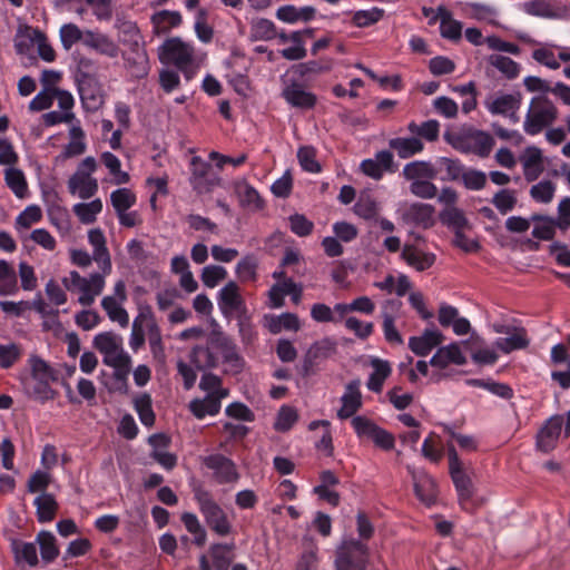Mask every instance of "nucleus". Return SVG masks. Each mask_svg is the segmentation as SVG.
I'll return each instance as SVG.
<instances>
[{"label":"nucleus","instance_id":"1","mask_svg":"<svg viewBox=\"0 0 570 570\" xmlns=\"http://www.w3.org/2000/svg\"><path fill=\"white\" fill-rule=\"evenodd\" d=\"M448 142L458 151L473 154L481 158L488 157L494 146L492 136L473 127L463 128L453 135H446Z\"/></svg>","mask_w":570,"mask_h":570},{"label":"nucleus","instance_id":"2","mask_svg":"<svg viewBox=\"0 0 570 570\" xmlns=\"http://www.w3.org/2000/svg\"><path fill=\"white\" fill-rule=\"evenodd\" d=\"M158 57L163 63H173L177 67L186 79H190L195 73V49L179 37L167 39L159 47Z\"/></svg>","mask_w":570,"mask_h":570},{"label":"nucleus","instance_id":"3","mask_svg":"<svg viewBox=\"0 0 570 570\" xmlns=\"http://www.w3.org/2000/svg\"><path fill=\"white\" fill-rule=\"evenodd\" d=\"M557 118L558 109L554 104L546 96H535L531 99L523 129L528 135L535 136L550 127Z\"/></svg>","mask_w":570,"mask_h":570},{"label":"nucleus","instance_id":"4","mask_svg":"<svg viewBox=\"0 0 570 570\" xmlns=\"http://www.w3.org/2000/svg\"><path fill=\"white\" fill-rule=\"evenodd\" d=\"M368 548L356 539H344L335 552V570H366Z\"/></svg>","mask_w":570,"mask_h":570},{"label":"nucleus","instance_id":"5","mask_svg":"<svg viewBox=\"0 0 570 570\" xmlns=\"http://www.w3.org/2000/svg\"><path fill=\"white\" fill-rule=\"evenodd\" d=\"M195 498L209 529L220 537L228 535L232 532V524L225 511L213 500L210 493L197 490Z\"/></svg>","mask_w":570,"mask_h":570},{"label":"nucleus","instance_id":"6","mask_svg":"<svg viewBox=\"0 0 570 570\" xmlns=\"http://www.w3.org/2000/svg\"><path fill=\"white\" fill-rule=\"evenodd\" d=\"M214 347L220 353L226 364V374H238L244 370L245 360L238 353L237 345L232 337L223 332L214 333L210 338Z\"/></svg>","mask_w":570,"mask_h":570},{"label":"nucleus","instance_id":"7","mask_svg":"<svg viewBox=\"0 0 570 570\" xmlns=\"http://www.w3.org/2000/svg\"><path fill=\"white\" fill-rule=\"evenodd\" d=\"M337 352V342L332 337H323L314 342L304 355L301 374L307 377L314 373L313 368L320 362L332 357Z\"/></svg>","mask_w":570,"mask_h":570},{"label":"nucleus","instance_id":"8","mask_svg":"<svg viewBox=\"0 0 570 570\" xmlns=\"http://www.w3.org/2000/svg\"><path fill=\"white\" fill-rule=\"evenodd\" d=\"M190 166L191 176L189 181L198 194L209 193L219 185L220 179L209 163L198 156H194L190 160Z\"/></svg>","mask_w":570,"mask_h":570},{"label":"nucleus","instance_id":"9","mask_svg":"<svg viewBox=\"0 0 570 570\" xmlns=\"http://www.w3.org/2000/svg\"><path fill=\"white\" fill-rule=\"evenodd\" d=\"M217 304L222 314L227 318L246 313L245 301L240 295L239 286L234 281L220 288Z\"/></svg>","mask_w":570,"mask_h":570},{"label":"nucleus","instance_id":"10","mask_svg":"<svg viewBox=\"0 0 570 570\" xmlns=\"http://www.w3.org/2000/svg\"><path fill=\"white\" fill-rule=\"evenodd\" d=\"M563 417L561 415H552L543 426L539 430L535 438V446L543 453H549L556 449L561 435Z\"/></svg>","mask_w":570,"mask_h":570},{"label":"nucleus","instance_id":"11","mask_svg":"<svg viewBox=\"0 0 570 570\" xmlns=\"http://www.w3.org/2000/svg\"><path fill=\"white\" fill-rule=\"evenodd\" d=\"M204 464L214 471L215 479L219 484L232 483L239 478L235 463L223 454L206 456Z\"/></svg>","mask_w":570,"mask_h":570},{"label":"nucleus","instance_id":"12","mask_svg":"<svg viewBox=\"0 0 570 570\" xmlns=\"http://www.w3.org/2000/svg\"><path fill=\"white\" fill-rule=\"evenodd\" d=\"M407 471L412 476L417 499L426 505L433 504L438 497V485L434 479L424 471H416L411 466H407Z\"/></svg>","mask_w":570,"mask_h":570},{"label":"nucleus","instance_id":"13","mask_svg":"<svg viewBox=\"0 0 570 570\" xmlns=\"http://www.w3.org/2000/svg\"><path fill=\"white\" fill-rule=\"evenodd\" d=\"M282 97L288 105L299 109H312L317 102V97L297 82L286 86L282 91Z\"/></svg>","mask_w":570,"mask_h":570},{"label":"nucleus","instance_id":"14","mask_svg":"<svg viewBox=\"0 0 570 570\" xmlns=\"http://www.w3.org/2000/svg\"><path fill=\"white\" fill-rule=\"evenodd\" d=\"M443 341L444 335L440 331L426 328L422 335L409 338V348L417 356H426Z\"/></svg>","mask_w":570,"mask_h":570},{"label":"nucleus","instance_id":"15","mask_svg":"<svg viewBox=\"0 0 570 570\" xmlns=\"http://www.w3.org/2000/svg\"><path fill=\"white\" fill-rule=\"evenodd\" d=\"M78 90L82 107L88 112H95L104 105V92L97 80L79 81Z\"/></svg>","mask_w":570,"mask_h":570},{"label":"nucleus","instance_id":"16","mask_svg":"<svg viewBox=\"0 0 570 570\" xmlns=\"http://www.w3.org/2000/svg\"><path fill=\"white\" fill-rule=\"evenodd\" d=\"M360 385V380H353L346 385L345 392L341 397L342 407L337 411V416L341 420L351 417L362 406Z\"/></svg>","mask_w":570,"mask_h":570},{"label":"nucleus","instance_id":"17","mask_svg":"<svg viewBox=\"0 0 570 570\" xmlns=\"http://www.w3.org/2000/svg\"><path fill=\"white\" fill-rule=\"evenodd\" d=\"M465 363L466 358L458 343L440 347L430 360V364L439 368H445L450 364L464 365Z\"/></svg>","mask_w":570,"mask_h":570},{"label":"nucleus","instance_id":"18","mask_svg":"<svg viewBox=\"0 0 570 570\" xmlns=\"http://www.w3.org/2000/svg\"><path fill=\"white\" fill-rule=\"evenodd\" d=\"M83 45L109 58L117 57L119 52L118 46L107 35L91 30L85 31Z\"/></svg>","mask_w":570,"mask_h":570},{"label":"nucleus","instance_id":"19","mask_svg":"<svg viewBox=\"0 0 570 570\" xmlns=\"http://www.w3.org/2000/svg\"><path fill=\"white\" fill-rule=\"evenodd\" d=\"M88 240L94 247L92 258L97 263H101L104 274L110 273L111 261L102 230L100 228L90 229L88 233Z\"/></svg>","mask_w":570,"mask_h":570},{"label":"nucleus","instance_id":"20","mask_svg":"<svg viewBox=\"0 0 570 570\" xmlns=\"http://www.w3.org/2000/svg\"><path fill=\"white\" fill-rule=\"evenodd\" d=\"M523 166L524 178L533 181L539 178L544 167L542 161V153L535 146L527 147L524 154L520 157Z\"/></svg>","mask_w":570,"mask_h":570},{"label":"nucleus","instance_id":"21","mask_svg":"<svg viewBox=\"0 0 570 570\" xmlns=\"http://www.w3.org/2000/svg\"><path fill=\"white\" fill-rule=\"evenodd\" d=\"M401 258L417 272L429 269L435 262V255L424 253L414 245L405 244L402 248Z\"/></svg>","mask_w":570,"mask_h":570},{"label":"nucleus","instance_id":"22","mask_svg":"<svg viewBox=\"0 0 570 570\" xmlns=\"http://www.w3.org/2000/svg\"><path fill=\"white\" fill-rule=\"evenodd\" d=\"M147 334L150 352L154 358L160 363H164L166 361V353L163 343L161 331L150 308H147Z\"/></svg>","mask_w":570,"mask_h":570},{"label":"nucleus","instance_id":"23","mask_svg":"<svg viewBox=\"0 0 570 570\" xmlns=\"http://www.w3.org/2000/svg\"><path fill=\"white\" fill-rule=\"evenodd\" d=\"M434 212V207L430 204L413 203L404 210L403 219L428 228L433 225Z\"/></svg>","mask_w":570,"mask_h":570},{"label":"nucleus","instance_id":"24","mask_svg":"<svg viewBox=\"0 0 570 570\" xmlns=\"http://www.w3.org/2000/svg\"><path fill=\"white\" fill-rule=\"evenodd\" d=\"M188 358L189 363L200 372H207L218 366V357L210 347L205 345H195L190 350Z\"/></svg>","mask_w":570,"mask_h":570},{"label":"nucleus","instance_id":"25","mask_svg":"<svg viewBox=\"0 0 570 570\" xmlns=\"http://www.w3.org/2000/svg\"><path fill=\"white\" fill-rule=\"evenodd\" d=\"M235 543H214L209 548L213 567L215 570H228L232 566L235 554Z\"/></svg>","mask_w":570,"mask_h":570},{"label":"nucleus","instance_id":"26","mask_svg":"<svg viewBox=\"0 0 570 570\" xmlns=\"http://www.w3.org/2000/svg\"><path fill=\"white\" fill-rule=\"evenodd\" d=\"M264 326L267 327L272 334H278L282 330L296 332L299 330V320L297 315L292 313H283L278 316L265 315Z\"/></svg>","mask_w":570,"mask_h":570},{"label":"nucleus","instance_id":"27","mask_svg":"<svg viewBox=\"0 0 570 570\" xmlns=\"http://www.w3.org/2000/svg\"><path fill=\"white\" fill-rule=\"evenodd\" d=\"M68 190L78 195L81 199L91 198L98 191V181L92 177L72 175L68 179Z\"/></svg>","mask_w":570,"mask_h":570},{"label":"nucleus","instance_id":"28","mask_svg":"<svg viewBox=\"0 0 570 570\" xmlns=\"http://www.w3.org/2000/svg\"><path fill=\"white\" fill-rule=\"evenodd\" d=\"M452 481L458 492L460 504L463 507V509L471 510L474 507L472 499L475 493V488L471 476L464 472L452 478Z\"/></svg>","mask_w":570,"mask_h":570},{"label":"nucleus","instance_id":"29","mask_svg":"<svg viewBox=\"0 0 570 570\" xmlns=\"http://www.w3.org/2000/svg\"><path fill=\"white\" fill-rule=\"evenodd\" d=\"M389 146L391 149L395 150L397 156L402 159H407L421 153L424 148V144L419 137L392 138L389 140Z\"/></svg>","mask_w":570,"mask_h":570},{"label":"nucleus","instance_id":"30","mask_svg":"<svg viewBox=\"0 0 570 570\" xmlns=\"http://www.w3.org/2000/svg\"><path fill=\"white\" fill-rule=\"evenodd\" d=\"M92 344L96 350L105 355L104 358H108L117 352H120L122 348V338L112 332H102L95 336Z\"/></svg>","mask_w":570,"mask_h":570},{"label":"nucleus","instance_id":"31","mask_svg":"<svg viewBox=\"0 0 570 570\" xmlns=\"http://www.w3.org/2000/svg\"><path fill=\"white\" fill-rule=\"evenodd\" d=\"M33 504L37 508V519L40 523L50 522L56 518L59 505L53 494L43 492L35 499Z\"/></svg>","mask_w":570,"mask_h":570},{"label":"nucleus","instance_id":"32","mask_svg":"<svg viewBox=\"0 0 570 570\" xmlns=\"http://www.w3.org/2000/svg\"><path fill=\"white\" fill-rule=\"evenodd\" d=\"M508 335V337H500L495 341V346L505 354L525 348L529 345L527 332L522 327H513Z\"/></svg>","mask_w":570,"mask_h":570},{"label":"nucleus","instance_id":"33","mask_svg":"<svg viewBox=\"0 0 570 570\" xmlns=\"http://www.w3.org/2000/svg\"><path fill=\"white\" fill-rule=\"evenodd\" d=\"M438 175L435 167L423 160H415L409 163L403 168V176L407 180H422V179H434Z\"/></svg>","mask_w":570,"mask_h":570},{"label":"nucleus","instance_id":"34","mask_svg":"<svg viewBox=\"0 0 570 570\" xmlns=\"http://www.w3.org/2000/svg\"><path fill=\"white\" fill-rule=\"evenodd\" d=\"M235 193L237 194L242 206L256 210L264 207V200L259 196L258 191L246 180H240L235 184Z\"/></svg>","mask_w":570,"mask_h":570},{"label":"nucleus","instance_id":"35","mask_svg":"<svg viewBox=\"0 0 570 570\" xmlns=\"http://www.w3.org/2000/svg\"><path fill=\"white\" fill-rule=\"evenodd\" d=\"M315 13V8L309 6L302 8H296L294 6H283L278 8L276 17L284 22L294 23L299 20L309 21L314 19Z\"/></svg>","mask_w":570,"mask_h":570},{"label":"nucleus","instance_id":"36","mask_svg":"<svg viewBox=\"0 0 570 570\" xmlns=\"http://www.w3.org/2000/svg\"><path fill=\"white\" fill-rule=\"evenodd\" d=\"M371 365L374 368V372L370 375L367 389L379 393L382 391L383 383L389 377L392 370L387 361L380 358H373L371 361Z\"/></svg>","mask_w":570,"mask_h":570},{"label":"nucleus","instance_id":"37","mask_svg":"<svg viewBox=\"0 0 570 570\" xmlns=\"http://www.w3.org/2000/svg\"><path fill=\"white\" fill-rule=\"evenodd\" d=\"M189 410L197 419H204L206 415H216L220 410V401L208 393L202 400H193L189 403Z\"/></svg>","mask_w":570,"mask_h":570},{"label":"nucleus","instance_id":"38","mask_svg":"<svg viewBox=\"0 0 570 570\" xmlns=\"http://www.w3.org/2000/svg\"><path fill=\"white\" fill-rule=\"evenodd\" d=\"M521 94L502 95L488 104V109L492 115L505 116L512 109H519L521 106Z\"/></svg>","mask_w":570,"mask_h":570},{"label":"nucleus","instance_id":"39","mask_svg":"<svg viewBox=\"0 0 570 570\" xmlns=\"http://www.w3.org/2000/svg\"><path fill=\"white\" fill-rule=\"evenodd\" d=\"M181 21V14L178 11L161 10L151 17L157 33H167L170 28L180 26Z\"/></svg>","mask_w":570,"mask_h":570},{"label":"nucleus","instance_id":"40","mask_svg":"<svg viewBox=\"0 0 570 570\" xmlns=\"http://www.w3.org/2000/svg\"><path fill=\"white\" fill-rule=\"evenodd\" d=\"M440 219L444 225L452 228L453 232L464 230L471 227L463 210L454 206L448 207L444 210H442L440 214Z\"/></svg>","mask_w":570,"mask_h":570},{"label":"nucleus","instance_id":"41","mask_svg":"<svg viewBox=\"0 0 570 570\" xmlns=\"http://www.w3.org/2000/svg\"><path fill=\"white\" fill-rule=\"evenodd\" d=\"M18 291L17 274L14 268L3 259H0V295H12Z\"/></svg>","mask_w":570,"mask_h":570},{"label":"nucleus","instance_id":"42","mask_svg":"<svg viewBox=\"0 0 570 570\" xmlns=\"http://www.w3.org/2000/svg\"><path fill=\"white\" fill-rule=\"evenodd\" d=\"M101 306L112 322H117L121 327L128 326V313L120 306L115 296H105L101 301Z\"/></svg>","mask_w":570,"mask_h":570},{"label":"nucleus","instance_id":"43","mask_svg":"<svg viewBox=\"0 0 570 570\" xmlns=\"http://www.w3.org/2000/svg\"><path fill=\"white\" fill-rule=\"evenodd\" d=\"M72 210L82 224H92L102 210V203L99 198H96L90 203L76 204Z\"/></svg>","mask_w":570,"mask_h":570},{"label":"nucleus","instance_id":"44","mask_svg":"<svg viewBox=\"0 0 570 570\" xmlns=\"http://www.w3.org/2000/svg\"><path fill=\"white\" fill-rule=\"evenodd\" d=\"M4 180L7 186L18 198H24L27 196L28 185L22 170L17 168L6 169Z\"/></svg>","mask_w":570,"mask_h":570},{"label":"nucleus","instance_id":"45","mask_svg":"<svg viewBox=\"0 0 570 570\" xmlns=\"http://www.w3.org/2000/svg\"><path fill=\"white\" fill-rule=\"evenodd\" d=\"M41 558L46 562H52L59 556L55 535L49 531H40L37 534Z\"/></svg>","mask_w":570,"mask_h":570},{"label":"nucleus","instance_id":"46","mask_svg":"<svg viewBox=\"0 0 570 570\" xmlns=\"http://www.w3.org/2000/svg\"><path fill=\"white\" fill-rule=\"evenodd\" d=\"M258 262L254 255H246L236 265L235 272L240 282H255Z\"/></svg>","mask_w":570,"mask_h":570},{"label":"nucleus","instance_id":"47","mask_svg":"<svg viewBox=\"0 0 570 570\" xmlns=\"http://www.w3.org/2000/svg\"><path fill=\"white\" fill-rule=\"evenodd\" d=\"M145 327L147 328V309L140 312L132 322L129 345L134 351H138L145 344Z\"/></svg>","mask_w":570,"mask_h":570},{"label":"nucleus","instance_id":"48","mask_svg":"<svg viewBox=\"0 0 570 570\" xmlns=\"http://www.w3.org/2000/svg\"><path fill=\"white\" fill-rule=\"evenodd\" d=\"M22 354L23 348L20 344H0V367L3 370L11 368L17 362L20 361Z\"/></svg>","mask_w":570,"mask_h":570},{"label":"nucleus","instance_id":"49","mask_svg":"<svg viewBox=\"0 0 570 570\" xmlns=\"http://www.w3.org/2000/svg\"><path fill=\"white\" fill-rule=\"evenodd\" d=\"M110 202L116 213L121 214L136 204V195L129 188H119L111 193Z\"/></svg>","mask_w":570,"mask_h":570},{"label":"nucleus","instance_id":"50","mask_svg":"<svg viewBox=\"0 0 570 570\" xmlns=\"http://www.w3.org/2000/svg\"><path fill=\"white\" fill-rule=\"evenodd\" d=\"M135 410L144 425L153 426L155 424V413L149 394L144 393L135 399Z\"/></svg>","mask_w":570,"mask_h":570},{"label":"nucleus","instance_id":"51","mask_svg":"<svg viewBox=\"0 0 570 570\" xmlns=\"http://www.w3.org/2000/svg\"><path fill=\"white\" fill-rule=\"evenodd\" d=\"M275 24L264 18L256 19L252 22L250 26V40H271L275 37Z\"/></svg>","mask_w":570,"mask_h":570},{"label":"nucleus","instance_id":"52","mask_svg":"<svg viewBox=\"0 0 570 570\" xmlns=\"http://www.w3.org/2000/svg\"><path fill=\"white\" fill-rule=\"evenodd\" d=\"M489 62L493 67H495L501 73H503L508 79L517 78L520 72L519 63L505 56L491 55L489 58Z\"/></svg>","mask_w":570,"mask_h":570},{"label":"nucleus","instance_id":"53","mask_svg":"<svg viewBox=\"0 0 570 570\" xmlns=\"http://www.w3.org/2000/svg\"><path fill=\"white\" fill-rule=\"evenodd\" d=\"M469 383L473 386L485 389L492 394L504 400H510L513 397L512 387L505 383H500L492 380H471Z\"/></svg>","mask_w":570,"mask_h":570},{"label":"nucleus","instance_id":"54","mask_svg":"<svg viewBox=\"0 0 570 570\" xmlns=\"http://www.w3.org/2000/svg\"><path fill=\"white\" fill-rule=\"evenodd\" d=\"M491 202L502 215H505L517 205L518 199L515 190L508 188L501 189L494 194Z\"/></svg>","mask_w":570,"mask_h":570},{"label":"nucleus","instance_id":"55","mask_svg":"<svg viewBox=\"0 0 570 570\" xmlns=\"http://www.w3.org/2000/svg\"><path fill=\"white\" fill-rule=\"evenodd\" d=\"M31 374L36 381H56L55 371L49 364L37 355H32L29 360Z\"/></svg>","mask_w":570,"mask_h":570},{"label":"nucleus","instance_id":"56","mask_svg":"<svg viewBox=\"0 0 570 570\" xmlns=\"http://www.w3.org/2000/svg\"><path fill=\"white\" fill-rule=\"evenodd\" d=\"M78 77L77 81H94L98 71L97 62L88 57L79 56L77 58Z\"/></svg>","mask_w":570,"mask_h":570},{"label":"nucleus","instance_id":"57","mask_svg":"<svg viewBox=\"0 0 570 570\" xmlns=\"http://www.w3.org/2000/svg\"><path fill=\"white\" fill-rule=\"evenodd\" d=\"M556 185L551 180H542L533 185L530 189V196L539 203L548 204L553 199Z\"/></svg>","mask_w":570,"mask_h":570},{"label":"nucleus","instance_id":"58","mask_svg":"<svg viewBox=\"0 0 570 570\" xmlns=\"http://www.w3.org/2000/svg\"><path fill=\"white\" fill-rule=\"evenodd\" d=\"M60 39L63 48L69 50L79 41L83 43L85 32H82L75 23H67L60 29Z\"/></svg>","mask_w":570,"mask_h":570},{"label":"nucleus","instance_id":"59","mask_svg":"<svg viewBox=\"0 0 570 570\" xmlns=\"http://www.w3.org/2000/svg\"><path fill=\"white\" fill-rule=\"evenodd\" d=\"M436 164L440 169H444L446 171V177H443L442 180H458L462 178L464 173V166L459 159H452L448 157H441L438 159Z\"/></svg>","mask_w":570,"mask_h":570},{"label":"nucleus","instance_id":"60","mask_svg":"<svg viewBox=\"0 0 570 570\" xmlns=\"http://www.w3.org/2000/svg\"><path fill=\"white\" fill-rule=\"evenodd\" d=\"M227 277V271L219 265H208L202 271V282L206 287L214 288L219 282Z\"/></svg>","mask_w":570,"mask_h":570},{"label":"nucleus","instance_id":"61","mask_svg":"<svg viewBox=\"0 0 570 570\" xmlns=\"http://www.w3.org/2000/svg\"><path fill=\"white\" fill-rule=\"evenodd\" d=\"M297 158L304 170L309 173H318L321 170V165L316 160V151L313 147H301L297 151Z\"/></svg>","mask_w":570,"mask_h":570},{"label":"nucleus","instance_id":"62","mask_svg":"<svg viewBox=\"0 0 570 570\" xmlns=\"http://www.w3.org/2000/svg\"><path fill=\"white\" fill-rule=\"evenodd\" d=\"M238 333L244 345L253 344L257 338V333L252 324L249 317L244 314L237 316Z\"/></svg>","mask_w":570,"mask_h":570},{"label":"nucleus","instance_id":"63","mask_svg":"<svg viewBox=\"0 0 570 570\" xmlns=\"http://www.w3.org/2000/svg\"><path fill=\"white\" fill-rule=\"evenodd\" d=\"M297 419L298 415L296 410L291 406L284 405L278 411L274 428L281 432L288 431L297 421Z\"/></svg>","mask_w":570,"mask_h":570},{"label":"nucleus","instance_id":"64","mask_svg":"<svg viewBox=\"0 0 570 570\" xmlns=\"http://www.w3.org/2000/svg\"><path fill=\"white\" fill-rule=\"evenodd\" d=\"M462 183L466 189L480 190L487 184L485 173L478 169H466L462 175Z\"/></svg>","mask_w":570,"mask_h":570}]
</instances>
